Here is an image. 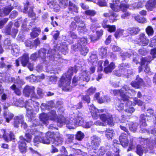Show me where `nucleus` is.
Instances as JSON below:
<instances>
[{"mask_svg":"<svg viewBox=\"0 0 156 156\" xmlns=\"http://www.w3.org/2000/svg\"><path fill=\"white\" fill-rule=\"evenodd\" d=\"M0 65H1V67L5 68H9L12 67V66L8 63L6 64L4 63H0Z\"/></svg>","mask_w":156,"mask_h":156,"instance_id":"62","label":"nucleus"},{"mask_svg":"<svg viewBox=\"0 0 156 156\" xmlns=\"http://www.w3.org/2000/svg\"><path fill=\"white\" fill-rule=\"evenodd\" d=\"M138 39V44L142 46L147 45L149 42V40L147 38L145 34H141L139 35Z\"/></svg>","mask_w":156,"mask_h":156,"instance_id":"15","label":"nucleus"},{"mask_svg":"<svg viewBox=\"0 0 156 156\" xmlns=\"http://www.w3.org/2000/svg\"><path fill=\"white\" fill-rule=\"evenodd\" d=\"M87 42V40L86 38L83 37L80 39L78 40L77 44L76 45V46L74 49H76V48H80L82 46H85Z\"/></svg>","mask_w":156,"mask_h":156,"instance_id":"24","label":"nucleus"},{"mask_svg":"<svg viewBox=\"0 0 156 156\" xmlns=\"http://www.w3.org/2000/svg\"><path fill=\"white\" fill-rule=\"evenodd\" d=\"M145 151V148L141 146L138 145L137 146L136 152L138 154L142 156Z\"/></svg>","mask_w":156,"mask_h":156,"instance_id":"37","label":"nucleus"},{"mask_svg":"<svg viewBox=\"0 0 156 156\" xmlns=\"http://www.w3.org/2000/svg\"><path fill=\"white\" fill-rule=\"evenodd\" d=\"M12 24L13 23L12 22H10L5 29L3 30V32L7 34L11 35L14 38L18 32V30L16 29H12L11 32L10 31V29Z\"/></svg>","mask_w":156,"mask_h":156,"instance_id":"10","label":"nucleus"},{"mask_svg":"<svg viewBox=\"0 0 156 156\" xmlns=\"http://www.w3.org/2000/svg\"><path fill=\"white\" fill-rule=\"evenodd\" d=\"M80 51L81 54L84 55H86L88 52V49L85 46H82L81 48H78Z\"/></svg>","mask_w":156,"mask_h":156,"instance_id":"44","label":"nucleus"},{"mask_svg":"<svg viewBox=\"0 0 156 156\" xmlns=\"http://www.w3.org/2000/svg\"><path fill=\"white\" fill-rule=\"evenodd\" d=\"M135 20L138 22L142 23H145L147 22V20L144 18H141L139 16H137L135 17Z\"/></svg>","mask_w":156,"mask_h":156,"instance_id":"46","label":"nucleus"},{"mask_svg":"<svg viewBox=\"0 0 156 156\" xmlns=\"http://www.w3.org/2000/svg\"><path fill=\"white\" fill-rule=\"evenodd\" d=\"M48 118L51 120H55L57 118V115L56 112L54 110H52L48 112Z\"/></svg>","mask_w":156,"mask_h":156,"instance_id":"32","label":"nucleus"},{"mask_svg":"<svg viewBox=\"0 0 156 156\" xmlns=\"http://www.w3.org/2000/svg\"><path fill=\"white\" fill-rule=\"evenodd\" d=\"M46 53V49L43 48H41L38 51V56L39 57L42 59L43 62H44L45 60Z\"/></svg>","mask_w":156,"mask_h":156,"instance_id":"26","label":"nucleus"},{"mask_svg":"<svg viewBox=\"0 0 156 156\" xmlns=\"http://www.w3.org/2000/svg\"><path fill=\"white\" fill-rule=\"evenodd\" d=\"M10 88L12 90L15 91V93L18 95H20L21 94L20 91V89L17 88L15 84L13 85L10 87Z\"/></svg>","mask_w":156,"mask_h":156,"instance_id":"49","label":"nucleus"},{"mask_svg":"<svg viewBox=\"0 0 156 156\" xmlns=\"http://www.w3.org/2000/svg\"><path fill=\"white\" fill-rule=\"evenodd\" d=\"M146 7L148 9L152 10L153 8L155 7V6L152 2L149 1L146 4Z\"/></svg>","mask_w":156,"mask_h":156,"instance_id":"42","label":"nucleus"},{"mask_svg":"<svg viewBox=\"0 0 156 156\" xmlns=\"http://www.w3.org/2000/svg\"><path fill=\"white\" fill-rule=\"evenodd\" d=\"M46 139H44L41 137L40 136L36 135L34 138L33 142L34 145L36 146L40 143H42L44 144H49L50 143V140L48 139V138Z\"/></svg>","mask_w":156,"mask_h":156,"instance_id":"12","label":"nucleus"},{"mask_svg":"<svg viewBox=\"0 0 156 156\" xmlns=\"http://www.w3.org/2000/svg\"><path fill=\"white\" fill-rule=\"evenodd\" d=\"M13 7L11 5L5 6L0 10V16H5L8 15Z\"/></svg>","mask_w":156,"mask_h":156,"instance_id":"17","label":"nucleus"},{"mask_svg":"<svg viewBox=\"0 0 156 156\" xmlns=\"http://www.w3.org/2000/svg\"><path fill=\"white\" fill-rule=\"evenodd\" d=\"M89 107L92 117L95 119H97L101 115L99 114L100 112H102L104 111L103 109L99 111L94 106L93 104L89 105Z\"/></svg>","mask_w":156,"mask_h":156,"instance_id":"11","label":"nucleus"},{"mask_svg":"<svg viewBox=\"0 0 156 156\" xmlns=\"http://www.w3.org/2000/svg\"><path fill=\"white\" fill-rule=\"evenodd\" d=\"M105 98V99H103L102 98H99L98 99V101L100 103H102L104 102L105 101H106L107 102H108L110 101V99L108 97H106Z\"/></svg>","mask_w":156,"mask_h":156,"instance_id":"64","label":"nucleus"},{"mask_svg":"<svg viewBox=\"0 0 156 156\" xmlns=\"http://www.w3.org/2000/svg\"><path fill=\"white\" fill-rule=\"evenodd\" d=\"M97 4L100 6H105L107 5L106 2L105 0H99Z\"/></svg>","mask_w":156,"mask_h":156,"instance_id":"59","label":"nucleus"},{"mask_svg":"<svg viewBox=\"0 0 156 156\" xmlns=\"http://www.w3.org/2000/svg\"><path fill=\"white\" fill-rule=\"evenodd\" d=\"M39 117L40 120L44 124L47 125L48 124L49 119L48 114L42 113L40 115Z\"/></svg>","mask_w":156,"mask_h":156,"instance_id":"25","label":"nucleus"},{"mask_svg":"<svg viewBox=\"0 0 156 156\" xmlns=\"http://www.w3.org/2000/svg\"><path fill=\"white\" fill-rule=\"evenodd\" d=\"M99 50L100 55L103 58L106 56L107 50L106 47H102L99 49Z\"/></svg>","mask_w":156,"mask_h":156,"instance_id":"38","label":"nucleus"},{"mask_svg":"<svg viewBox=\"0 0 156 156\" xmlns=\"http://www.w3.org/2000/svg\"><path fill=\"white\" fill-rule=\"evenodd\" d=\"M93 124V122L92 121H89L83 123L82 126L85 128H89Z\"/></svg>","mask_w":156,"mask_h":156,"instance_id":"52","label":"nucleus"},{"mask_svg":"<svg viewBox=\"0 0 156 156\" xmlns=\"http://www.w3.org/2000/svg\"><path fill=\"white\" fill-rule=\"evenodd\" d=\"M47 4L55 12H58L60 9V6L55 0L48 1Z\"/></svg>","mask_w":156,"mask_h":156,"instance_id":"18","label":"nucleus"},{"mask_svg":"<svg viewBox=\"0 0 156 156\" xmlns=\"http://www.w3.org/2000/svg\"><path fill=\"white\" fill-rule=\"evenodd\" d=\"M49 83H55L57 81V77L55 76H51L49 79Z\"/></svg>","mask_w":156,"mask_h":156,"instance_id":"53","label":"nucleus"},{"mask_svg":"<svg viewBox=\"0 0 156 156\" xmlns=\"http://www.w3.org/2000/svg\"><path fill=\"white\" fill-rule=\"evenodd\" d=\"M103 62V61H99L98 63V67L101 68H103V67L104 68H115V63L113 62H111L109 64V61L108 60H106L104 62L103 66H102Z\"/></svg>","mask_w":156,"mask_h":156,"instance_id":"14","label":"nucleus"},{"mask_svg":"<svg viewBox=\"0 0 156 156\" xmlns=\"http://www.w3.org/2000/svg\"><path fill=\"white\" fill-rule=\"evenodd\" d=\"M85 13L87 15L93 16L96 14V12L94 10H88L85 11Z\"/></svg>","mask_w":156,"mask_h":156,"instance_id":"56","label":"nucleus"},{"mask_svg":"<svg viewBox=\"0 0 156 156\" xmlns=\"http://www.w3.org/2000/svg\"><path fill=\"white\" fill-rule=\"evenodd\" d=\"M34 89V88L33 87L26 86L23 90V92L27 97H29L31 95V97H34L35 96Z\"/></svg>","mask_w":156,"mask_h":156,"instance_id":"16","label":"nucleus"},{"mask_svg":"<svg viewBox=\"0 0 156 156\" xmlns=\"http://www.w3.org/2000/svg\"><path fill=\"white\" fill-rule=\"evenodd\" d=\"M104 132H105L106 137L108 139H112L114 134V132L113 130L108 129Z\"/></svg>","mask_w":156,"mask_h":156,"instance_id":"34","label":"nucleus"},{"mask_svg":"<svg viewBox=\"0 0 156 156\" xmlns=\"http://www.w3.org/2000/svg\"><path fill=\"white\" fill-rule=\"evenodd\" d=\"M57 125L60 127L66 123L67 127L69 129H74V127L72 125L75 124L78 126H82L84 123V120L80 116L78 115L75 118L71 117L69 120H66L65 118L62 116L59 117L58 119Z\"/></svg>","mask_w":156,"mask_h":156,"instance_id":"1","label":"nucleus"},{"mask_svg":"<svg viewBox=\"0 0 156 156\" xmlns=\"http://www.w3.org/2000/svg\"><path fill=\"white\" fill-rule=\"evenodd\" d=\"M138 126V124L136 123L131 122L129 124V129L130 130L133 132H135Z\"/></svg>","mask_w":156,"mask_h":156,"instance_id":"40","label":"nucleus"},{"mask_svg":"<svg viewBox=\"0 0 156 156\" xmlns=\"http://www.w3.org/2000/svg\"><path fill=\"white\" fill-rule=\"evenodd\" d=\"M119 141L116 140H114L113 141V145L114 147L113 148V150L117 154H116V156H119V149L118 148V145H119V144L118 143Z\"/></svg>","mask_w":156,"mask_h":156,"instance_id":"35","label":"nucleus"},{"mask_svg":"<svg viewBox=\"0 0 156 156\" xmlns=\"http://www.w3.org/2000/svg\"><path fill=\"white\" fill-rule=\"evenodd\" d=\"M19 48L18 46L14 45L12 46L11 52L12 55L16 57L19 55Z\"/></svg>","mask_w":156,"mask_h":156,"instance_id":"28","label":"nucleus"},{"mask_svg":"<svg viewBox=\"0 0 156 156\" xmlns=\"http://www.w3.org/2000/svg\"><path fill=\"white\" fill-rule=\"evenodd\" d=\"M126 10H127L123 12H124V13L121 16V18L122 19H125L129 16L131 15V13L128 12H126Z\"/></svg>","mask_w":156,"mask_h":156,"instance_id":"55","label":"nucleus"},{"mask_svg":"<svg viewBox=\"0 0 156 156\" xmlns=\"http://www.w3.org/2000/svg\"><path fill=\"white\" fill-rule=\"evenodd\" d=\"M39 104L38 103L35 101H32L31 100L26 102L25 108H26L27 114L31 115L34 109V108L37 109L39 108Z\"/></svg>","mask_w":156,"mask_h":156,"instance_id":"7","label":"nucleus"},{"mask_svg":"<svg viewBox=\"0 0 156 156\" xmlns=\"http://www.w3.org/2000/svg\"><path fill=\"white\" fill-rule=\"evenodd\" d=\"M40 32L41 30L39 28L34 29L32 32L30 34L31 37L32 38H34L37 37Z\"/></svg>","mask_w":156,"mask_h":156,"instance_id":"33","label":"nucleus"},{"mask_svg":"<svg viewBox=\"0 0 156 156\" xmlns=\"http://www.w3.org/2000/svg\"><path fill=\"white\" fill-rule=\"evenodd\" d=\"M100 119L104 122H101L100 120H98L94 123L97 126H105L106 123L111 126H113L114 122L112 115L107 113L106 114H102L100 116Z\"/></svg>","mask_w":156,"mask_h":156,"instance_id":"3","label":"nucleus"},{"mask_svg":"<svg viewBox=\"0 0 156 156\" xmlns=\"http://www.w3.org/2000/svg\"><path fill=\"white\" fill-rule=\"evenodd\" d=\"M96 89L94 87H91L87 91V94L88 95H90L93 94L95 92Z\"/></svg>","mask_w":156,"mask_h":156,"instance_id":"54","label":"nucleus"},{"mask_svg":"<svg viewBox=\"0 0 156 156\" xmlns=\"http://www.w3.org/2000/svg\"><path fill=\"white\" fill-rule=\"evenodd\" d=\"M13 117V115L10 113L8 112V114L5 113L4 114V117L6 119V121L7 122H9V121L11 120Z\"/></svg>","mask_w":156,"mask_h":156,"instance_id":"43","label":"nucleus"},{"mask_svg":"<svg viewBox=\"0 0 156 156\" xmlns=\"http://www.w3.org/2000/svg\"><path fill=\"white\" fill-rule=\"evenodd\" d=\"M77 29L78 30L80 33H82L85 30V27L83 22V23H80L78 26Z\"/></svg>","mask_w":156,"mask_h":156,"instance_id":"50","label":"nucleus"},{"mask_svg":"<svg viewBox=\"0 0 156 156\" xmlns=\"http://www.w3.org/2000/svg\"><path fill=\"white\" fill-rule=\"evenodd\" d=\"M144 83L142 80L140 78L139 76H137L135 82H132L131 83L132 86L136 88H138L140 87L143 85Z\"/></svg>","mask_w":156,"mask_h":156,"instance_id":"21","label":"nucleus"},{"mask_svg":"<svg viewBox=\"0 0 156 156\" xmlns=\"http://www.w3.org/2000/svg\"><path fill=\"white\" fill-rule=\"evenodd\" d=\"M55 105L52 101H50L47 104H42L41 105V108L42 109H50V107H53Z\"/></svg>","mask_w":156,"mask_h":156,"instance_id":"30","label":"nucleus"},{"mask_svg":"<svg viewBox=\"0 0 156 156\" xmlns=\"http://www.w3.org/2000/svg\"><path fill=\"white\" fill-rule=\"evenodd\" d=\"M83 133L81 131H78L76 135V138L79 140H81L84 137Z\"/></svg>","mask_w":156,"mask_h":156,"instance_id":"45","label":"nucleus"},{"mask_svg":"<svg viewBox=\"0 0 156 156\" xmlns=\"http://www.w3.org/2000/svg\"><path fill=\"white\" fill-rule=\"evenodd\" d=\"M147 115H146L144 114H141L140 117V127L141 128L143 126H146L147 124L146 123V117H147Z\"/></svg>","mask_w":156,"mask_h":156,"instance_id":"27","label":"nucleus"},{"mask_svg":"<svg viewBox=\"0 0 156 156\" xmlns=\"http://www.w3.org/2000/svg\"><path fill=\"white\" fill-rule=\"evenodd\" d=\"M19 60H21V63L24 67L27 66L28 68H32L33 65L28 62V55L27 54H24L21 58H19L16 60V64L17 67L19 65Z\"/></svg>","mask_w":156,"mask_h":156,"instance_id":"5","label":"nucleus"},{"mask_svg":"<svg viewBox=\"0 0 156 156\" xmlns=\"http://www.w3.org/2000/svg\"><path fill=\"white\" fill-rule=\"evenodd\" d=\"M108 31L110 32H113L115 31L116 29V27L115 25L111 26L108 25V27L106 28Z\"/></svg>","mask_w":156,"mask_h":156,"instance_id":"57","label":"nucleus"},{"mask_svg":"<svg viewBox=\"0 0 156 156\" xmlns=\"http://www.w3.org/2000/svg\"><path fill=\"white\" fill-rule=\"evenodd\" d=\"M20 140L19 142V147L20 152L25 153L26 151V144L24 141V138L23 136L20 137Z\"/></svg>","mask_w":156,"mask_h":156,"instance_id":"19","label":"nucleus"},{"mask_svg":"<svg viewBox=\"0 0 156 156\" xmlns=\"http://www.w3.org/2000/svg\"><path fill=\"white\" fill-rule=\"evenodd\" d=\"M77 71L76 69H69L67 73L63 75L60 80L59 86L63 90L68 91L69 90L71 77Z\"/></svg>","mask_w":156,"mask_h":156,"instance_id":"2","label":"nucleus"},{"mask_svg":"<svg viewBox=\"0 0 156 156\" xmlns=\"http://www.w3.org/2000/svg\"><path fill=\"white\" fill-rule=\"evenodd\" d=\"M151 54L152 56V58L150 57L142 58L141 59V65L145 68L148 67V65L149 63L153 59L156 57V49H153L151 51Z\"/></svg>","mask_w":156,"mask_h":156,"instance_id":"6","label":"nucleus"},{"mask_svg":"<svg viewBox=\"0 0 156 156\" xmlns=\"http://www.w3.org/2000/svg\"><path fill=\"white\" fill-rule=\"evenodd\" d=\"M146 113L150 115H152L154 113V110L151 108H148L146 110Z\"/></svg>","mask_w":156,"mask_h":156,"instance_id":"63","label":"nucleus"},{"mask_svg":"<svg viewBox=\"0 0 156 156\" xmlns=\"http://www.w3.org/2000/svg\"><path fill=\"white\" fill-rule=\"evenodd\" d=\"M146 31L149 36L152 35L154 34L153 29L151 26H148L146 29Z\"/></svg>","mask_w":156,"mask_h":156,"instance_id":"47","label":"nucleus"},{"mask_svg":"<svg viewBox=\"0 0 156 156\" xmlns=\"http://www.w3.org/2000/svg\"><path fill=\"white\" fill-rule=\"evenodd\" d=\"M123 30L120 29L117 30L115 33V37L117 38L122 35Z\"/></svg>","mask_w":156,"mask_h":156,"instance_id":"51","label":"nucleus"},{"mask_svg":"<svg viewBox=\"0 0 156 156\" xmlns=\"http://www.w3.org/2000/svg\"><path fill=\"white\" fill-rule=\"evenodd\" d=\"M25 136L26 137V138L25 139L24 138V141L28 142H30L31 141L32 138L31 136L29 133H27L25 134Z\"/></svg>","mask_w":156,"mask_h":156,"instance_id":"58","label":"nucleus"},{"mask_svg":"<svg viewBox=\"0 0 156 156\" xmlns=\"http://www.w3.org/2000/svg\"><path fill=\"white\" fill-rule=\"evenodd\" d=\"M116 107L119 111H121L123 109L124 105L123 103H122V101L119 99H117L116 100V102L115 103Z\"/></svg>","mask_w":156,"mask_h":156,"instance_id":"36","label":"nucleus"},{"mask_svg":"<svg viewBox=\"0 0 156 156\" xmlns=\"http://www.w3.org/2000/svg\"><path fill=\"white\" fill-rule=\"evenodd\" d=\"M128 31L131 34L136 35L138 33L140 29L138 27H131L129 28Z\"/></svg>","mask_w":156,"mask_h":156,"instance_id":"29","label":"nucleus"},{"mask_svg":"<svg viewBox=\"0 0 156 156\" xmlns=\"http://www.w3.org/2000/svg\"><path fill=\"white\" fill-rule=\"evenodd\" d=\"M131 55V54L129 52H126L121 53L120 55L121 57L122 58L123 60H124L126 58L130 57Z\"/></svg>","mask_w":156,"mask_h":156,"instance_id":"48","label":"nucleus"},{"mask_svg":"<svg viewBox=\"0 0 156 156\" xmlns=\"http://www.w3.org/2000/svg\"><path fill=\"white\" fill-rule=\"evenodd\" d=\"M94 69H88V70L83 71L80 75L79 80L81 82H88L90 80L89 75L94 73Z\"/></svg>","mask_w":156,"mask_h":156,"instance_id":"8","label":"nucleus"},{"mask_svg":"<svg viewBox=\"0 0 156 156\" xmlns=\"http://www.w3.org/2000/svg\"><path fill=\"white\" fill-rule=\"evenodd\" d=\"M3 137L5 141L8 142L15 139L14 134L11 132H10L9 134L6 133L4 131V134L3 135Z\"/></svg>","mask_w":156,"mask_h":156,"instance_id":"23","label":"nucleus"},{"mask_svg":"<svg viewBox=\"0 0 156 156\" xmlns=\"http://www.w3.org/2000/svg\"><path fill=\"white\" fill-rule=\"evenodd\" d=\"M119 139L121 145L124 147L127 146L129 144V140L126 136L124 135H121Z\"/></svg>","mask_w":156,"mask_h":156,"instance_id":"22","label":"nucleus"},{"mask_svg":"<svg viewBox=\"0 0 156 156\" xmlns=\"http://www.w3.org/2000/svg\"><path fill=\"white\" fill-rule=\"evenodd\" d=\"M130 6V5L124 3H121L120 6L118 5L117 4H110V7L112 9L117 12H119L120 9L122 12L125 11Z\"/></svg>","mask_w":156,"mask_h":156,"instance_id":"9","label":"nucleus"},{"mask_svg":"<svg viewBox=\"0 0 156 156\" xmlns=\"http://www.w3.org/2000/svg\"><path fill=\"white\" fill-rule=\"evenodd\" d=\"M69 9L70 11L78 12V7L71 1L69 2Z\"/></svg>","mask_w":156,"mask_h":156,"instance_id":"31","label":"nucleus"},{"mask_svg":"<svg viewBox=\"0 0 156 156\" xmlns=\"http://www.w3.org/2000/svg\"><path fill=\"white\" fill-rule=\"evenodd\" d=\"M59 3V5L61 8H66L68 5V0H58Z\"/></svg>","mask_w":156,"mask_h":156,"instance_id":"39","label":"nucleus"},{"mask_svg":"<svg viewBox=\"0 0 156 156\" xmlns=\"http://www.w3.org/2000/svg\"><path fill=\"white\" fill-rule=\"evenodd\" d=\"M46 138H48V139L50 140L51 139L54 140V141L53 144L56 146L61 144L63 142V139L58 133H55L50 132H47L46 134Z\"/></svg>","mask_w":156,"mask_h":156,"instance_id":"4","label":"nucleus"},{"mask_svg":"<svg viewBox=\"0 0 156 156\" xmlns=\"http://www.w3.org/2000/svg\"><path fill=\"white\" fill-rule=\"evenodd\" d=\"M134 101L136 104H137L139 106H141L144 104L141 101L138 99L137 98H135L134 99Z\"/></svg>","mask_w":156,"mask_h":156,"instance_id":"61","label":"nucleus"},{"mask_svg":"<svg viewBox=\"0 0 156 156\" xmlns=\"http://www.w3.org/2000/svg\"><path fill=\"white\" fill-rule=\"evenodd\" d=\"M91 144L95 150L96 148L99 146L101 143V139L96 136H94L91 137Z\"/></svg>","mask_w":156,"mask_h":156,"instance_id":"20","label":"nucleus"},{"mask_svg":"<svg viewBox=\"0 0 156 156\" xmlns=\"http://www.w3.org/2000/svg\"><path fill=\"white\" fill-rule=\"evenodd\" d=\"M112 71V69H98V72H105L106 73H111Z\"/></svg>","mask_w":156,"mask_h":156,"instance_id":"60","label":"nucleus"},{"mask_svg":"<svg viewBox=\"0 0 156 156\" xmlns=\"http://www.w3.org/2000/svg\"><path fill=\"white\" fill-rule=\"evenodd\" d=\"M24 13L28 12L29 16H35V14L33 12V7L31 5L30 3V0H27L25 5V7L23 11Z\"/></svg>","mask_w":156,"mask_h":156,"instance_id":"13","label":"nucleus"},{"mask_svg":"<svg viewBox=\"0 0 156 156\" xmlns=\"http://www.w3.org/2000/svg\"><path fill=\"white\" fill-rule=\"evenodd\" d=\"M22 119L20 117L16 116L15 117L14 119V127L18 128L19 124L20 122H22Z\"/></svg>","mask_w":156,"mask_h":156,"instance_id":"41","label":"nucleus"}]
</instances>
